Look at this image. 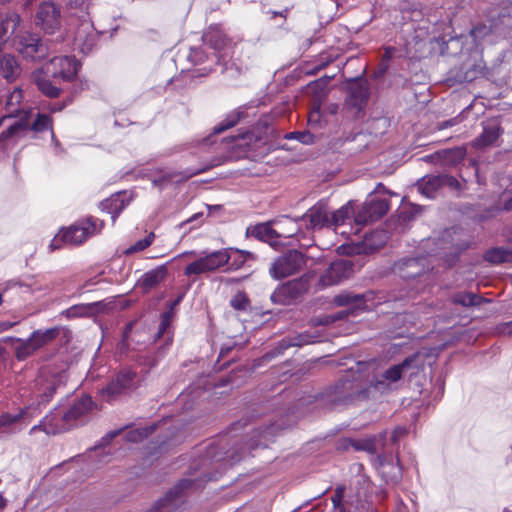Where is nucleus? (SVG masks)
<instances>
[{
  "label": "nucleus",
  "mask_w": 512,
  "mask_h": 512,
  "mask_svg": "<svg viewBox=\"0 0 512 512\" xmlns=\"http://www.w3.org/2000/svg\"><path fill=\"white\" fill-rule=\"evenodd\" d=\"M203 46L190 47L187 60L193 65H202L192 72L191 77H206L216 66L222 73L236 77L242 73V67L233 59L234 43L224 32L220 24L210 25L202 35Z\"/></svg>",
  "instance_id": "1"
},
{
  "label": "nucleus",
  "mask_w": 512,
  "mask_h": 512,
  "mask_svg": "<svg viewBox=\"0 0 512 512\" xmlns=\"http://www.w3.org/2000/svg\"><path fill=\"white\" fill-rule=\"evenodd\" d=\"M232 431L247 430L245 437L235 443L234 447L226 453L235 463L240 462L247 456L252 455V451L257 448H266L274 442V439L280 430V425L272 421L271 418L258 420L254 414L244 417L231 425Z\"/></svg>",
  "instance_id": "2"
},
{
  "label": "nucleus",
  "mask_w": 512,
  "mask_h": 512,
  "mask_svg": "<svg viewBox=\"0 0 512 512\" xmlns=\"http://www.w3.org/2000/svg\"><path fill=\"white\" fill-rule=\"evenodd\" d=\"M206 461L202 465L193 464L188 476L180 479L162 498H159L147 512H171L178 508L190 492L202 490L208 482L217 481L221 472L206 468Z\"/></svg>",
  "instance_id": "3"
},
{
  "label": "nucleus",
  "mask_w": 512,
  "mask_h": 512,
  "mask_svg": "<svg viewBox=\"0 0 512 512\" xmlns=\"http://www.w3.org/2000/svg\"><path fill=\"white\" fill-rule=\"evenodd\" d=\"M65 369L48 365L42 367L30 385V404L32 416H38L52 401L54 396L65 389L68 381Z\"/></svg>",
  "instance_id": "4"
},
{
  "label": "nucleus",
  "mask_w": 512,
  "mask_h": 512,
  "mask_svg": "<svg viewBox=\"0 0 512 512\" xmlns=\"http://www.w3.org/2000/svg\"><path fill=\"white\" fill-rule=\"evenodd\" d=\"M364 394L365 389L360 380L346 377L315 394L313 398L321 408L336 410L351 405Z\"/></svg>",
  "instance_id": "5"
},
{
  "label": "nucleus",
  "mask_w": 512,
  "mask_h": 512,
  "mask_svg": "<svg viewBox=\"0 0 512 512\" xmlns=\"http://www.w3.org/2000/svg\"><path fill=\"white\" fill-rule=\"evenodd\" d=\"M60 330L58 326L36 329L27 338L7 336L3 338V342H11L15 358L18 361H25L58 338Z\"/></svg>",
  "instance_id": "6"
},
{
  "label": "nucleus",
  "mask_w": 512,
  "mask_h": 512,
  "mask_svg": "<svg viewBox=\"0 0 512 512\" xmlns=\"http://www.w3.org/2000/svg\"><path fill=\"white\" fill-rule=\"evenodd\" d=\"M311 276L305 273L297 278L279 284L272 294L270 300L275 305L290 306L302 300L309 292Z\"/></svg>",
  "instance_id": "7"
},
{
  "label": "nucleus",
  "mask_w": 512,
  "mask_h": 512,
  "mask_svg": "<svg viewBox=\"0 0 512 512\" xmlns=\"http://www.w3.org/2000/svg\"><path fill=\"white\" fill-rule=\"evenodd\" d=\"M103 222L93 217H88L81 225H72L66 230H61L50 242L51 250L60 249L63 244H82L90 235L100 230Z\"/></svg>",
  "instance_id": "8"
},
{
  "label": "nucleus",
  "mask_w": 512,
  "mask_h": 512,
  "mask_svg": "<svg viewBox=\"0 0 512 512\" xmlns=\"http://www.w3.org/2000/svg\"><path fill=\"white\" fill-rule=\"evenodd\" d=\"M231 259L229 249L203 251L198 259L188 264L184 269L185 276L200 275L213 272L227 265Z\"/></svg>",
  "instance_id": "9"
},
{
  "label": "nucleus",
  "mask_w": 512,
  "mask_h": 512,
  "mask_svg": "<svg viewBox=\"0 0 512 512\" xmlns=\"http://www.w3.org/2000/svg\"><path fill=\"white\" fill-rule=\"evenodd\" d=\"M13 44L16 50L27 61L40 62L49 55L47 43L35 33L25 32L16 35Z\"/></svg>",
  "instance_id": "10"
},
{
  "label": "nucleus",
  "mask_w": 512,
  "mask_h": 512,
  "mask_svg": "<svg viewBox=\"0 0 512 512\" xmlns=\"http://www.w3.org/2000/svg\"><path fill=\"white\" fill-rule=\"evenodd\" d=\"M305 265V255L296 249H289L273 261L269 273L273 279L281 280L298 273Z\"/></svg>",
  "instance_id": "11"
},
{
  "label": "nucleus",
  "mask_w": 512,
  "mask_h": 512,
  "mask_svg": "<svg viewBox=\"0 0 512 512\" xmlns=\"http://www.w3.org/2000/svg\"><path fill=\"white\" fill-rule=\"evenodd\" d=\"M375 293L372 290H368L361 294H356L351 291H341L333 298V303L337 307H349V314L359 315L360 313L370 311L375 303L373 302Z\"/></svg>",
  "instance_id": "12"
},
{
  "label": "nucleus",
  "mask_w": 512,
  "mask_h": 512,
  "mask_svg": "<svg viewBox=\"0 0 512 512\" xmlns=\"http://www.w3.org/2000/svg\"><path fill=\"white\" fill-rule=\"evenodd\" d=\"M81 68V62L75 56L53 57L44 67L43 72L53 79L72 81Z\"/></svg>",
  "instance_id": "13"
},
{
  "label": "nucleus",
  "mask_w": 512,
  "mask_h": 512,
  "mask_svg": "<svg viewBox=\"0 0 512 512\" xmlns=\"http://www.w3.org/2000/svg\"><path fill=\"white\" fill-rule=\"evenodd\" d=\"M393 272L404 281H412L420 278L431 270L427 256L404 257L394 262Z\"/></svg>",
  "instance_id": "14"
},
{
  "label": "nucleus",
  "mask_w": 512,
  "mask_h": 512,
  "mask_svg": "<svg viewBox=\"0 0 512 512\" xmlns=\"http://www.w3.org/2000/svg\"><path fill=\"white\" fill-rule=\"evenodd\" d=\"M370 91L366 79L355 77L350 79L347 84V94L344 105L348 110L354 112L358 116L364 111L369 99Z\"/></svg>",
  "instance_id": "15"
},
{
  "label": "nucleus",
  "mask_w": 512,
  "mask_h": 512,
  "mask_svg": "<svg viewBox=\"0 0 512 512\" xmlns=\"http://www.w3.org/2000/svg\"><path fill=\"white\" fill-rule=\"evenodd\" d=\"M35 25L46 34H54L61 25V11L53 1L42 2L35 14Z\"/></svg>",
  "instance_id": "16"
},
{
  "label": "nucleus",
  "mask_w": 512,
  "mask_h": 512,
  "mask_svg": "<svg viewBox=\"0 0 512 512\" xmlns=\"http://www.w3.org/2000/svg\"><path fill=\"white\" fill-rule=\"evenodd\" d=\"M389 209L388 201L369 194L366 201L357 206V214L355 215V223L357 225H365L380 219Z\"/></svg>",
  "instance_id": "17"
},
{
  "label": "nucleus",
  "mask_w": 512,
  "mask_h": 512,
  "mask_svg": "<svg viewBox=\"0 0 512 512\" xmlns=\"http://www.w3.org/2000/svg\"><path fill=\"white\" fill-rule=\"evenodd\" d=\"M354 271V265L350 260L337 259L324 270L321 274L318 286L320 289L339 284L348 279Z\"/></svg>",
  "instance_id": "18"
},
{
  "label": "nucleus",
  "mask_w": 512,
  "mask_h": 512,
  "mask_svg": "<svg viewBox=\"0 0 512 512\" xmlns=\"http://www.w3.org/2000/svg\"><path fill=\"white\" fill-rule=\"evenodd\" d=\"M80 18V24L75 32L74 44L82 54H89L97 45L98 33L94 28L88 13Z\"/></svg>",
  "instance_id": "19"
},
{
  "label": "nucleus",
  "mask_w": 512,
  "mask_h": 512,
  "mask_svg": "<svg viewBox=\"0 0 512 512\" xmlns=\"http://www.w3.org/2000/svg\"><path fill=\"white\" fill-rule=\"evenodd\" d=\"M31 407L24 406L17 413L9 412L0 415V429H8L10 433L23 430L36 416H32Z\"/></svg>",
  "instance_id": "20"
},
{
  "label": "nucleus",
  "mask_w": 512,
  "mask_h": 512,
  "mask_svg": "<svg viewBox=\"0 0 512 512\" xmlns=\"http://www.w3.org/2000/svg\"><path fill=\"white\" fill-rule=\"evenodd\" d=\"M300 220L305 222L307 228L311 230L329 227L330 218L327 203L324 200H319L301 216Z\"/></svg>",
  "instance_id": "21"
},
{
  "label": "nucleus",
  "mask_w": 512,
  "mask_h": 512,
  "mask_svg": "<svg viewBox=\"0 0 512 512\" xmlns=\"http://www.w3.org/2000/svg\"><path fill=\"white\" fill-rule=\"evenodd\" d=\"M93 401L89 395H82L70 405L62 414L61 420L67 427H73L75 423L86 416L92 409Z\"/></svg>",
  "instance_id": "22"
},
{
  "label": "nucleus",
  "mask_w": 512,
  "mask_h": 512,
  "mask_svg": "<svg viewBox=\"0 0 512 512\" xmlns=\"http://www.w3.org/2000/svg\"><path fill=\"white\" fill-rule=\"evenodd\" d=\"M389 235L385 229H374L365 233L357 247L358 253L372 254L381 249L388 241Z\"/></svg>",
  "instance_id": "23"
},
{
  "label": "nucleus",
  "mask_w": 512,
  "mask_h": 512,
  "mask_svg": "<svg viewBox=\"0 0 512 512\" xmlns=\"http://www.w3.org/2000/svg\"><path fill=\"white\" fill-rule=\"evenodd\" d=\"M6 121H11V123L1 131V138L4 140H18L30 132V124L26 117L13 119L11 116H4L0 120V126Z\"/></svg>",
  "instance_id": "24"
},
{
  "label": "nucleus",
  "mask_w": 512,
  "mask_h": 512,
  "mask_svg": "<svg viewBox=\"0 0 512 512\" xmlns=\"http://www.w3.org/2000/svg\"><path fill=\"white\" fill-rule=\"evenodd\" d=\"M503 134V129L497 120H489L483 123V130L473 140L475 148L483 149L496 143L499 137Z\"/></svg>",
  "instance_id": "25"
},
{
  "label": "nucleus",
  "mask_w": 512,
  "mask_h": 512,
  "mask_svg": "<svg viewBox=\"0 0 512 512\" xmlns=\"http://www.w3.org/2000/svg\"><path fill=\"white\" fill-rule=\"evenodd\" d=\"M465 156V150L460 147H456L453 149H444L440 151H436L432 154L425 155L421 158L422 161L431 164H440L443 166L446 165H456L459 163Z\"/></svg>",
  "instance_id": "26"
},
{
  "label": "nucleus",
  "mask_w": 512,
  "mask_h": 512,
  "mask_svg": "<svg viewBox=\"0 0 512 512\" xmlns=\"http://www.w3.org/2000/svg\"><path fill=\"white\" fill-rule=\"evenodd\" d=\"M129 204L126 191H120L112 194L110 197L102 200L99 203L101 211L111 215V219L115 222L116 218Z\"/></svg>",
  "instance_id": "27"
},
{
  "label": "nucleus",
  "mask_w": 512,
  "mask_h": 512,
  "mask_svg": "<svg viewBox=\"0 0 512 512\" xmlns=\"http://www.w3.org/2000/svg\"><path fill=\"white\" fill-rule=\"evenodd\" d=\"M408 365V361H402L396 365L390 366L382 374L380 378L371 381V387L375 390L384 392L388 389L390 383H395L403 378V368Z\"/></svg>",
  "instance_id": "28"
},
{
  "label": "nucleus",
  "mask_w": 512,
  "mask_h": 512,
  "mask_svg": "<svg viewBox=\"0 0 512 512\" xmlns=\"http://www.w3.org/2000/svg\"><path fill=\"white\" fill-rule=\"evenodd\" d=\"M167 265L168 263L161 264L145 272L137 281V286L145 293L150 292L166 278L168 274Z\"/></svg>",
  "instance_id": "29"
},
{
  "label": "nucleus",
  "mask_w": 512,
  "mask_h": 512,
  "mask_svg": "<svg viewBox=\"0 0 512 512\" xmlns=\"http://www.w3.org/2000/svg\"><path fill=\"white\" fill-rule=\"evenodd\" d=\"M172 336H167L164 343L160 345L156 350L147 351L145 354L139 356L138 362L140 365L146 368V373L155 368L159 362L167 354L169 347L172 344Z\"/></svg>",
  "instance_id": "30"
},
{
  "label": "nucleus",
  "mask_w": 512,
  "mask_h": 512,
  "mask_svg": "<svg viewBox=\"0 0 512 512\" xmlns=\"http://www.w3.org/2000/svg\"><path fill=\"white\" fill-rule=\"evenodd\" d=\"M243 114H244V112L241 110H234V111L229 112L222 121H220L217 125L214 126L213 133L208 135L207 137L203 138L202 145L203 146L214 145L216 143L215 137L218 134L234 127L240 121Z\"/></svg>",
  "instance_id": "31"
},
{
  "label": "nucleus",
  "mask_w": 512,
  "mask_h": 512,
  "mask_svg": "<svg viewBox=\"0 0 512 512\" xmlns=\"http://www.w3.org/2000/svg\"><path fill=\"white\" fill-rule=\"evenodd\" d=\"M101 307V301L92 303H79L61 311L60 316L66 318L67 320L91 317L97 314Z\"/></svg>",
  "instance_id": "32"
},
{
  "label": "nucleus",
  "mask_w": 512,
  "mask_h": 512,
  "mask_svg": "<svg viewBox=\"0 0 512 512\" xmlns=\"http://www.w3.org/2000/svg\"><path fill=\"white\" fill-rule=\"evenodd\" d=\"M246 233L247 235L253 236L260 241L270 244L275 242V240L280 237V234L272 228L269 222L250 226L247 228Z\"/></svg>",
  "instance_id": "33"
},
{
  "label": "nucleus",
  "mask_w": 512,
  "mask_h": 512,
  "mask_svg": "<svg viewBox=\"0 0 512 512\" xmlns=\"http://www.w3.org/2000/svg\"><path fill=\"white\" fill-rule=\"evenodd\" d=\"M0 73L8 82L14 81L21 74V67L17 58L11 54H5L0 60Z\"/></svg>",
  "instance_id": "34"
},
{
  "label": "nucleus",
  "mask_w": 512,
  "mask_h": 512,
  "mask_svg": "<svg viewBox=\"0 0 512 512\" xmlns=\"http://www.w3.org/2000/svg\"><path fill=\"white\" fill-rule=\"evenodd\" d=\"M439 175H426L417 182L419 193L428 199H434L441 188Z\"/></svg>",
  "instance_id": "35"
},
{
  "label": "nucleus",
  "mask_w": 512,
  "mask_h": 512,
  "mask_svg": "<svg viewBox=\"0 0 512 512\" xmlns=\"http://www.w3.org/2000/svg\"><path fill=\"white\" fill-rule=\"evenodd\" d=\"M49 77L43 72L42 68L41 71L34 75V83L43 95L49 98H57L60 95L61 89L54 85Z\"/></svg>",
  "instance_id": "36"
},
{
  "label": "nucleus",
  "mask_w": 512,
  "mask_h": 512,
  "mask_svg": "<svg viewBox=\"0 0 512 512\" xmlns=\"http://www.w3.org/2000/svg\"><path fill=\"white\" fill-rule=\"evenodd\" d=\"M479 73L480 71L475 65L469 68H466V66L463 65L458 69L451 70L447 81L452 82L453 84L469 83L476 79Z\"/></svg>",
  "instance_id": "37"
},
{
  "label": "nucleus",
  "mask_w": 512,
  "mask_h": 512,
  "mask_svg": "<svg viewBox=\"0 0 512 512\" xmlns=\"http://www.w3.org/2000/svg\"><path fill=\"white\" fill-rule=\"evenodd\" d=\"M356 214L357 209L355 208V203L353 201H348L346 204L332 213L330 217V226L343 225L348 219L352 217L355 220Z\"/></svg>",
  "instance_id": "38"
},
{
  "label": "nucleus",
  "mask_w": 512,
  "mask_h": 512,
  "mask_svg": "<svg viewBox=\"0 0 512 512\" xmlns=\"http://www.w3.org/2000/svg\"><path fill=\"white\" fill-rule=\"evenodd\" d=\"M486 301V298L473 292L458 291L451 295V302L463 307L479 306L481 303Z\"/></svg>",
  "instance_id": "39"
},
{
  "label": "nucleus",
  "mask_w": 512,
  "mask_h": 512,
  "mask_svg": "<svg viewBox=\"0 0 512 512\" xmlns=\"http://www.w3.org/2000/svg\"><path fill=\"white\" fill-rule=\"evenodd\" d=\"M483 259L494 265L512 262V250L505 247H492L485 251Z\"/></svg>",
  "instance_id": "40"
},
{
  "label": "nucleus",
  "mask_w": 512,
  "mask_h": 512,
  "mask_svg": "<svg viewBox=\"0 0 512 512\" xmlns=\"http://www.w3.org/2000/svg\"><path fill=\"white\" fill-rule=\"evenodd\" d=\"M403 361H408V365L403 368V378H407L410 382L424 370V359L419 355V353H413Z\"/></svg>",
  "instance_id": "41"
},
{
  "label": "nucleus",
  "mask_w": 512,
  "mask_h": 512,
  "mask_svg": "<svg viewBox=\"0 0 512 512\" xmlns=\"http://www.w3.org/2000/svg\"><path fill=\"white\" fill-rule=\"evenodd\" d=\"M49 130L51 132V137L56 146L59 145L58 140L55 138V134L53 132V121L52 118L44 113H37L36 118L32 125L30 126V131L34 132H44Z\"/></svg>",
  "instance_id": "42"
},
{
  "label": "nucleus",
  "mask_w": 512,
  "mask_h": 512,
  "mask_svg": "<svg viewBox=\"0 0 512 512\" xmlns=\"http://www.w3.org/2000/svg\"><path fill=\"white\" fill-rule=\"evenodd\" d=\"M344 443H349L355 451H364L371 454L377 451V440L374 436L359 439H344Z\"/></svg>",
  "instance_id": "43"
},
{
  "label": "nucleus",
  "mask_w": 512,
  "mask_h": 512,
  "mask_svg": "<svg viewBox=\"0 0 512 512\" xmlns=\"http://www.w3.org/2000/svg\"><path fill=\"white\" fill-rule=\"evenodd\" d=\"M137 374L130 369H123L117 373L114 382L121 387V389L127 393L135 387Z\"/></svg>",
  "instance_id": "44"
},
{
  "label": "nucleus",
  "mask_w": 512,
  "mask_h": 512,
  "mask_svg": "<svg viewBox=\"0 0 512 512\" xmlns=\"http://www.w3.org/2000/svg\"><path fill=\"white\" fill-rule=\"evenodd\" d=\"M243 370H232L229 374L220 376L214 383L215 388L230 386L238 387L242 382L239 380L240 376L245 374Z\"/></svg>",
  "instance_id": "45"
},
{
  "label": "nucleus",
  "mask_w": 512,
  "mask_h": 512,
  "mask_svg": "<svg viewBox=\"0 0 512 512\" xmlns=\"http://www.w3.org/2000/svg\"><path fill=\"white\" fill-rule=\"evenodd\" d=\"M229 304L234 310L240 312H247L251 307V301L244 291H238L234 294Z\"/></svg>",
  "instance_id": "46"
},
{
  "label": "nucleus",
  "mask_w": 512,
  "mask_h": 512,
  "mask_svg": "<svg viewBox=\"0 0 512 512\" xmlns=\"http://www.w3.org/2000/svg\"><path fill=\"white\" fill-rule=\"evenodd\" d=\"M101 394L105 401L113 403L119 396L125 394V392L112 379L105 387L102 388Z\"/></svg>",
  "instance_id": "47"
},
{
  "label": "nucleus",
  "mask_w": 512,
  "mask_h": 512,
  "mask_svg": "<svg viewBox=\"0 0 512 512\" xmlns=\"http://www.w3.org/2000/svg\"><path fill=\"white\" fill-rule=\"evenodd\" d=\"M57 410V407H55L51 412L50 414L46 415L38 424L34 425L31 429H30V434H33L35 433L36 431L40 430V431H43L45 432L46 434H56L58 431H59V428L58 426L55 424H52L50 422H48V418L51 416V415H54L55 416V411Z\"/></svg>",
  "instance_id": "48"
},
{
  "label": "nucleus",
  "mask_w": 512,
  "mask_h": 512,
  "mask_svg": "<svg viewBox=\"0 0 512 512\" xmlns=\"http://www.w3.org/2000/svg\"><path fill=\"white\" fill-rule=\"evenodd\" d=\"M155 240V234L154 232H150L148 235H146L143 239H140L136 241L134 244L129 246L125 251L124 254L126 256L132 255L137 252L144 251L146 248L152 245V243Z\"/></svg>",
  "instance_id": "49"
},
{
  "label": "nucleus",
  "mask_w": 512,
  "mask_h": 512,
  "mask_svg": "<svg viewBox=\"0 0 512 512\" xmlns=\"http://www.w3.org/2000/svg\"><path fill=\"white\" fill-rule=\"evenodd\" d=\"M287 140H296L304 145H311L315 142V135L308 130L292 131L284 136Z\"/></svg>",
  "instance_id": "50"
},
{
  "label": "nucleus",
  "mask_w": 512,
  "mask_h": 512,
  "mask_svg": "<svg viewBox=\"0 0 512 512\" xmlns=\"http://www.w3.org/2000/svg\"><path fill=\"white\" fill-rule=\"evenodd\" d=\"M154 430V427H144L130 430L126 433L125 438L128 442L138 443L146 439Z\"/></svg>",
  "instance_id": "51"
},
{
  "label": "nucleus",
  "mask_w": 512,
  "mask_h": 512,
  "mask_svg": "<svg viewBox=\"0 0 512 512\" xmlns=\"http://www.w3.org/2000/svg\"><path fill=\"white\" fill-rule=\"evenodd\" d=\"M172 314L173 313L171 311H165L160 315V323H159L158 330L154 337L155 341L164 337V335L166 334L168 328L171 325Z\"/></svg>",
  "instance_id": "52"
},
{
  "label": "nucleus",
  "mask_w": 512,
  "mask_h": 512,
  "mask_svg": "<svg viewBox=\"0 0 512 512\" xmlns=\"http://www.w3.org/2000/svg\"><path fill=\"white\" fill-rule=\"evenodd\" d=\"M290 340L292 343V347H302L315 342L314 336L307 332L290 336Z\"/></svg>",
  "instance_id": "53"
},
{
  "label": "nucleus",
  "mask_w": 512,
  "mask_h": 512,
  "mask_svg": "<svg viewBox=\"0 0 512 512\" xmlns=\"http://www.w3.org/2000/svg\"><path fill=\"white\" fill-rule=\"evenodd\" d=\"M290 347H292L290 337L282 338L280 341L277 342L274 348L269 353H267V356H269L270 358L279 356Z\"/></svg>",
  "instance_id": "54"
},
{
  "label": "nucleus",
  "mask_w": 512,
  "mask_h": 512,
  "mask_svg": "<svg viewBox=\"0 0 512 512\" xmlns=\"http://www.w3.org/2000/svg\"><path fill=\"white\" fill-rule=\"evenodd\" d=\"M344 491H345L344 486H337L335 488L334 495L331 497V502L333 504L334 509L337 511H340V512L345 511V507L342 503L343 497H344Z\"/></svg>",
  "instance_id": "55"
},
{
  "label": "nucleus",
  "mask_w": 512,
  "mask_h": 512,
  "mask_svg": "<svg viewBox=\"0 0 512 512\" xmlns=\"http://www.w3.org/2000/svg\"><path fill=\"white\" fill-rule=\"evenodd\" d=\"M439 176H440V181H441L440 182L441 188L449 187L452 189H458L460 187L459 181L454 176H451L448 174H439Z\"/></svg>",
  "instance_id": "56"
},
{
  "label": "nucleus",
  "mask_w": 512,
  "mask_h": 512,
  "mask_svg": "<svg viewBox=\"0 0 512 512\" xmlns=\"http://www.w3.org/2000/svg\"><path fill=\"white\" fill-rule=\"evenodd\" d=\"M173 179V175L170 173H165L160 175L159 177H155L152 179V184L154 187H158L159 189H164L169 183H171Z\"/></svg>",
  "instance_id": "57"
},
{
  "label": "nucleus",
  "mask_w": 512,
  "mask_h": 512,
  "mask_svg": "<svg viewBox=\"0 0 512 512\" xmlns=\"http://www.w3.org/2000/svg\"><path fill=\"white\" fill-rule=\"evenodd\" d=\"M359 485H361L362 488L365 489V491L363 492V494H361L360 491H358V496L359 497H363L365 500L368 499V497L370 496V493H369V490L372 488L373 484L371 482V480L366 477V476H363L361 477V479L358 481Z\"/></svg>",
  "instance_id": "58"
},
{
  "label": "nucleus",
  "mask_w": 512,
  "mask_h": 512,
  "mask_svg": "<svg viewBox=\"0 0 512 512\" xmlns=\"http://www.w3.org/2000/svg\"><path fill=\"white\" fill-rule=\"evenodd\" d=\"M407 434L405 427L398 426L390 434L389 440L392 444H396L401 437Z\"/></svg>",
  "instance_id": "59"
},
{
  "label": "nucleus",
  "mask_w": 512,
  "mask_h": 512,
  "mask_svg": "<svg viewBox=\"0 0 512 512\" xmlns=\"http://www.w3.org/2000/svg\"><path fill=\"white\" fill-rule=\"evenodd\" d=\"M235 252L241 257V262L235 264V269L241 268L248 259H254V254L250 251L235 249Z\"/></svg>",
  "instance_id": "60"
},
{
  "label": "nucleus",
  "mask_w": 512,
  "mask_h": 512,
  "mask_svg": "<svg viewBox=\"0 0 512 512\" xmlns=\"http://www.w3.org/2000/svg\"><path fill=\"white\" fill-rule=\"evenodd\" d=\"M399 10L404 12V11H411V12H421L422 11V5L420 3H408V2H403L399 5Z\"/></svg>",
  "instance_id": "61"
},
{
  "label": "nucleus",
  "mask_w": 512,
  "mask_h": 512,
  "mask_svg": "<svg viewBox=\"0 0 512 512\" xmlns=\"http://www.w3.org/2000/svg\"><path fill=\"white\" fill-rule=\"evenodd\" d=\"M208 167H202V168H186L184 171L181 172V175L189 179L193 176L199 175L205 171H207Z\"/></svg>",
  "instance_id": "62"
},
{
  "label": "nucleus",
  "mask_w": 512,
  "mask_h": 512,
  "mask_svg": "<svg viewBox=\"0 0 512 512\" xmlns=\"http://www.w3.org/2000/svg\"><path fill=\"white\" fill-rule=\"evenodd\" d=\"M91 0H69L70 8L80 9L81 11L87 10Z\"/></svg>",
  "instance_id": "63"
},
{
  "label": "nucleus",
  "mask_w": 512,
  "mask_h": 512,
  "mask_svg": "<svg viewBox=\"0 0 512 512\" xmlns=\"http://www.w3.org/2000/svg\"><path fill=\"white\" fill-rule=\"evenodd\" d=\"M87 89H89L88 81L86 79H79L76 83H74L72 93L78 94Z\"/></svg>",
  "instance_id": "64"
}]
</instances>
